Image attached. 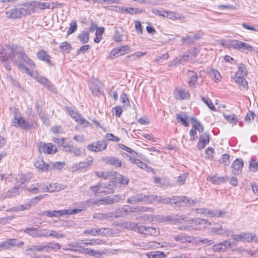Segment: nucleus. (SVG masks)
Segmentation results:
<instances>
[{
	"label": "nucleus",
	"mask_w": 258,
	"mask_h": 258,
	"mask_svg": "<svg viewBox=\"0 0 258 258\" xmlns=\"http://www.w3.org/2000/svg\"><path fill=\"white\" fill-rule=\"evenodd\" d=\"M18 47L17 45L8 44L3 48H0V60L9 71L11 70V66L8 61L14 60L15 53Z\"/></svg>",
	"instance_id": "nucleus-1"
},
{
	"label": "nucleus",
	"mask_w": 258,
	"mask_h": 258,
	"mask_svg": "<svg viewBox=\"0 0 258 258\" xmlns=\"http://www.w3.org/2000/svg\"><path fill=\"white\" fill-rule=\"evenodd\" d=\"M37 148L40 153L44 154L53 155L58 151L56 146L51 143L40 142L37 144Z\"/></svg>",
	"instance_id": "nucleus-2"
},
{
	"label": "nucleus",
	"mask_w": 258,
	"mask_h": 258,
	"mask_svg": "<svg viewBox=\"0 0 258 258\" xmlns=\"http://www.w3.org/2000/svg\"><path fill=\"white\" fill-rule=\"evenodd\" d=\"M131 47L128 45H121L112 49L108 54V58L113 59L125 55L130 52Z\"/></svg>",
	"instance_id": "nucleus-3"
},
{
	"label": "nucleus",
	"mask_w": 258,
	"mask_h": 258,
	"mask_svg": "<svg viewBox=\"0 0 258 258\" xmlns=\"http://www.w3.org/2000/svg\"><path fill=\"white\" fill-rule=\"evenodd\" d=\"M156 198V196L138 194L135 196L129 198L127 199V203L131 204H136L140 202L151 203L155 200Z\"/></svg>",
	"instance_id": "nucleus-4"
},
{
	"label": "nucleus",
	"mask_w": 258,
	"mask_h": 258,
	"mask_svg": "<svg viewBox=\"0 0 258 258\" xmlns=\"http://www.w3.org/2000/svg\"><path fill=\"white\" fill-rule=\"evenodd\" d=\"M189 222H191L192 224L190 226V227H192V230L205 229L209 227L211 225V223L207 220L201 218H191V220H190Z\"/></svg>",
	"instance_id": "nucleus-5"
},
{
	"label": "nucleus",
	"mask_w": 258,
	"mask_h": 258,
	"mask_svg": "<svg viewBox=\"0 0 258 258\" xmlns=\"http://www.w3.org/2000/svg\"><path fill=\"white\" fill-rule=\"evenodd\" d=\"M108 144L105 140H99L94 142L88 145L87 149L94 152H99L105 150L107 149Z\"/></svg>",
	"instance_id": "nucleus-6"
},
{
	"label": "nucleus",
	"mask_w": 258,
	"mask_h": 258,
	"mask_svg": "<svg viewBox=\"0 0 258 258\" xmlns=\"http://www.w3.org/2000/svg\"><path fill=\"white\" fill-rule=\"evenodd\" d=\"M138 232L146 236H157L159 234V230L153 227H145L143 225L137 226Z\"/></svg>",
	"instance_id": "nucleus-7"
},
{
	"label": "nucleus",
	"mask_w": 258,
	"mask_h": 258,
	"mask_svg": "<svg viewBox=\"0 0 258 258\" xmlns=\"http://www.w3.org/2000/svg\"><path fill=\"white\" fill-rule=\"evenodd\" d=\"M191 219H187L186 218H178L174 220L175 224L178 225V228L180 230L190 231L192 230V225L189 221Z\"/></svg>",
	"instance_id": "nucleus-8"
},
{
	"label": "nucleus",
	"mask_w": 258,
	"mask_h": 258,
	"mask_svg": "<svg viewBox=\"0 0 258 258\" xmlns=\"http://www.w3.org/2000/svg\"><path fill=\"white\" fill-rule=\"evenodd\" d=\"M156 14L160 16L172 20H179L184 18L183 16L174 11L158 10Z\"/></svg>",
	"instance_id": "nucleus-9"
},
{
	"label": "nucleus",
	"mask_w": 258,
	"mask_h": 258,
	"mask_svg": "<svg viewBox=\"0 0 258 258\" xmlns=\"http://www.w3.org/2000/svg\"><path fill=\"white\" fill-rule=\"evenodd\" d=\"M173 95L174 98L178 100H187L190 98V96L188 91L179 88L175 89Z\"/></svg>",
	"instance_id": "nucleus-10"
},
{
	"label": "nucleus",
	"mask_w": 258,
	"mask_h": 258,
	"mask_svg": "<svg viewBox=\"0 0 258 258\" xmlns=\"http://www.w3.org/2000/svg\"><path fill=\"white\" fill-rule=\"evenodd\" d=\"M231 46L236 49H242L249 51L253 50V47L251 45L237 40H232Z\"/></svg>",
	"instance_id": "nucleus-11"
},
{
	"label": "nucleus",
	"mask_w": 258,
	"mask_h": 258,
	"mask_svg": "<svg viewBox=\"0 0 258 258\" xmlns=\"http://www.w3.org/2000/svg\"><path fill=\"white\" fill-rule=\"evenodd\" d=\"M103 84L99 80H94L90 86V89L93 95L97 96L100 95L102 92V87Z\"/></svg>",
	"instance_id": "nucleus-12"
},
{
	"label": "nucleus",
	"mask_w": 258,
	"mask_h": 258,
	"mask_svg": "<svg viewBox=\"0 0 258 258\" xmlns=\"http://www.w3.org/2000/svg\"><path fill=\"white\" fill-rule=\"evenodd\" d=\"M38 59L41 61L45 62L50 66H53V63L51 60V56L44 49H40L36 54Z\"/></svg>",
	"instance_id": "nucleus-13"
},
{
	"label": "nucleus",
	"mask_w": 258,
	"mask_h": 258,
	"mask_svg": "<svg viewBox=\"0 0 258 258\" xmlns=\"http://www.w3.org/2000/svg\"><path fill=\"white\" fill-rule=\"evenodd\" d=\"M247 75L248 72L246 70V66L243 63H241L238 66V70L234 77V80L246 79Z\"/></svg>",
	"instance_id": "nucleus-14"
},
{
	"label": "nucleus",
	"mask_w": 258,
	"mask_h": 258,
	"mask_svg": "<svg viewBox=\"0 0 258 258\" xmlns=\"http://www.w3.org/2000/svg\"><path fill=\"white\" fill-rule=\"evenodd\" d=\"M74 250L75 251L79 252V253L88 254L89 255L94 256L96 254L101 255L102 253L100 251H95L92 249L84 248L82 246H73Z\"/></svg>",
	"instance_id": "nucleus-15"
},
{
	"label": "nucleus",
	"mask_w": 258,
	"mask_h": 258,
	"mask_svg": "<svg viewBox=\"0 0 258 258\" xmlns=\"http://www.w3.org/2000/svg\"><path fill=\"white\" fill-rule=\"evenodd\" d=\"M24 245L23 241H17V239L15 238L8 239L1 243V247L4 249L9 248L12 246H21Z\"/></svg>",
	"instance_id": "nucleus-16"
},
{
	"label": "nucleus",
	"mask_w": 258,
	"mask_h": 258,
	"mask_svg": "<svg viewBox=\"0 0 258 258\" xmlns=\"http://www.w3.org/2000/svg\"><path fill=\"white\" fill-rule=\"evenodd\" d=\"M69 113L71 116L80 124L84 125L85 126H89L90 124V122L84 119L79 113L74 110H71Z\"/></svg>",
	"instance_id": "nucleus-17"
},
{
	"label": "nucleus",
	"mask_w": 258,
	"mask_h": 258,
	"mask_svg": "<svg viewBox=\"0 0 258 258\" xmlns=\"http://www.w3.org/2000/svg\"><path fill=\"white\" fill-rule=\"evenodd\" d=\"M60 248V245L57 243H54L53 244L49 243L47 245H38V246H34L33 247V249L35 251H49L50 250L54 249V248H57L59 249Z\"/></svg>",
	"instance_id": "nucleus-18"
},
{
	"label": "nucleus",
	"mask_w": 258,
	"mask_h": 258,
	"mask_svg": "<svg viewBox=\"0 0 258 258\" xmlns=\"http://www.w3.org/2000/svg\"><path fill=\"white\" fill-rule=\"evenodd\" d=\"M15 121L13 122L14 125L23 129H27L30 127V125L23 117L21 116L15 117Z\"/></svg>",
	"instance_id": "nucleus-19"
},
{
	"label": "nucleus",
	"mask_w": 258,
	"mask_h": 258,
	"mask_svg": "<svg viewBox=\"0 0 258 258\" xmlns=\"http://www.w3.org/2000/svg\"><path fill=\"white\" fill-rule=\"evenodd\" d=\"M210 137L208 134H204L200 137L197 144V148L199 150L203 149L209 143Z\"/></svg>",
	"instance_id": "nucleus-20"
},
{
	"label": "nucleus",
	"mask_w": 258,
	"mask_h": 258,
	"mask_svg": "<svg viewBox=\"0 0 258 258\" xmlns=\"http://www.w3.org/2000/svg\"><path fill=\"white\" fill-rule=\"evenodd\" d=\"M21 50L19 53L21 58L24 61L28 66L31 68H35L36 65L33 61L26 54V53L23 50V48L20 47Z\"/></svg>",
	"instance_id": "nucleus-21"
},
{
	"label": "nucleus",
	"mask_w": 258,
	"mask_h": 258,
	"mask_svg": "<svg viewBox=\"0 0 258 258\" xmlns=\"http://www.w3.org/2000/svg\"><path fill=\"white\" fill-rule=\"evenodd\" d=\"M243 167V162L242 160L236 159L232 164V171L234 174L240 172Z\"/></svg>",
	"instance_id": "nucleus-22"
},
{
	"label": "nucleus",
	"mask_w": 258,
	"mask_h": 258,
	"mask_svg": "<svg viewBox=\"0 0 258 258\" xmlns=\"http://www.w3.org/2000/svg\"><path fill=\"white\" fill-rule=\"evenodd\" d=\"M6 15L9 19H18L21 17L22 12L18 9H12L7 11Z\"/></svg>",
	"instance_id": "nucleus-23"
},
{
	"label": "nucleus",
	"mask_w": 258,
	"mask_h": 258,
	"mask_svg": "<svg viewBox=\"0 0 258 258\" xmlns=\"http://www.w3.org/2000/svg\"><path fill=\"white\" fill-rule=\"evenodd\" d=\"M25 233H28L31 236L33 237H46L48 234L46 233H44L42 231H39L36 228H27L24 230Z\"/></svg>",
	"instance_id": "nucleus-24"
},
{
	"label": "nucleus",
	"mask_w": 258,
	"mask_h": 258,
	"mask_svg": "<svg viewBox=\"0 0 258 258\" xmlns=\"http://www.w3.org/2000/svg\"><path fill=\"white\" fill-rule=\"evenodd\" d=\"M68 214V210H66L47 211L45 212V216L48 217H57Z\"/></svg>",
	"instance_id": "nucleus-25"
},
{
	"label": "nucleus",
	"mask_w": 258,
	"mask_h": 258,
	"mask_svg": "<svg viewBox=\"0 0 258 258\" xmlns=\"http://www.w3.org/2000/svg\"><path fill=\"white\" fill-rule=\"evenodd\" d=\"M187 75L188 78V84L190 86H195L198 81L197 74L192 71H188Z\"/></svg>",
	"instance_id": "nucleus-26"
},
{
	"label": "nucleus",
	"mask_w": 258,
	"mask_h": 258,
	"mask_svg": "<svg viewBox=\"0 0 258 258\" xmlns=\"http://www.w3.org/2000/svg\"><path fill=\"white\" fill-rule=\"evenodd\" d=\"M243 241L250 242L253 241L258 243V237L251 233H242Z\"/></svg>",
	"instance_id": "nucleus-27"
},
{
	"label": "nucleus",
	"mask_w": 258,
	"mask_h": 258,
	"mask_svg": "<svg viewBox=\"0 0 258 258\" xmlns=\"http://www.w3.org/2000/svg\"><path fill=\"white\" fill-rule=\"evenodd\" d=\"M34 166L37 169L42 172L47 171L49 167V165L45 163L42 159H39L36 161L34 163Z\"/></svg>",
	"instance_id": "nucleus-28"
},
{
	"label": "nucleus",
	"mask_w": 258,
	"mask_h": 258,
	"mask_svg": "<svg viewBox=\"0 0 258 258\" xmlns=\"http://www.w3.org/2000/svg\"><path fill=\"white\" fill-rule=\"evenodd\" d=\"M235 5L226 4L219 5L217 6L218 9L223 10H234L236 9L238 6L239 0H231Z\"/></svg>",
	"instance_id": "nucleus-29"
},
{
	"label": "nucleus",
	"mask_w": 258,
	"mask_h": 258,
	"mask_svg": "<svg viewBox=\"0 0 258 258\" xmlns=\"http://www.w3.org/2000/svg\"><path fill=\"white\" fill-rule=\"evenodd\" d=\"M105 241L100 239H90L88 241H84V240H82L80 242L81 244H83L85 246L88 245H99L105 243Z\"/></svg>",
	"instance_id": "nucleus-30"
},
{
	"label": "nucleus",
	"mask_w": 258,
	"mask_h": 258,
	"mask_svg": "<svg viewBox=\"0 0 258 258\" xmlns=\"http://www.w3.org/2000/svg\"><path fill=\"white\" fill-rule=\"evenodd\" d=\"M41 198H42L41 196L36 197L35 198L32 199L30 202H28L24 205H21L20 207H19V208L21 210H25L26 209H28L31 207L32 204L34 205V204H36L37 202L38 201H40Z\"/></svg>",
	"instance_id": "nucleus-31"
},
{
	"label": "nucleus",
	"mask_w": 258,
	"mask_h": 258,
	"mask_svg": "<svg viewBox=\"0 0 258 258\" xmlns=\"http://www.w3.org/2000/svg\"><path fill=\"white\" fill-rule=\"evenodd\" d=\"M106 163L117 168L121 167L122 164L120 160L114 157L108 158L107 159Z\"/></svg>",
	"instance_id": "nucleus-32"
},
{
	"label": "nucleus",
	"mask_w": 258,
	"mask_h": 258,
	"mask_svg": "<svg viewBox=\"0 0 258 258\" xmlns=\"http://www.w3.org/2000/svg\"><path fill=\"white\" fill-rule=\"evenodd\" d=\"M188 119V117L185 113L177 114L176 115L177 120L186 127L189 125V122L187 121Z\"/></svg>",
	"instance_id": "nucleus-33"
},
{
	"label": "nucleus",
	"mask_w": 258,
	"mask_h": 258,
	"mask_svg": "<svg viewBox=\"0 0 258 258\" xmlns=\"http://www.w3.org/2000/svg\"><path fill=\"white\" fill-rule=\"evenodd\" d=\"M105 29L103 27H99L95 32V37L94 39V41L95 43H99L102 39V36L104 32Z\"/></svg>",
	"instance_id": "nucleus-34"
},
{
	"label": "nucleus",
	"mask_w": 258,
	"mask_h": 258,
	"mask_svg": "<svg viewBox=\"0 0 258 258\" xmlns=\"http://www.w3.org/2000/svg\"><path fill=\"white\" fill-rule=\"evenodd\" d=\"M59 48L62 52L65 53H69L72 50L71 44L67 41H63L60 43Z\"/></svg>",
	"instance_id": "nucleus-35"
},
{
	"label": "nucleus",
	"mask_w": 258,
	"mask_h": 258,
	"mask_svg": "<svg viewBox=\"0 0 258 258\" xmlns=\"http://www.w3.org/2000/svg\"><path fill=\"white\" fill-rule=\"evenodd\" d=\"M234 81L238 85L240 89L244 91H247L248 89V82L245 80V79H235Z\"/></svg>",
	"instance_id": "nucleus-36"
},
{
	"label": "nucleus",
	"mask_w": 258,
	"mask_h": 258,
	"mask_svg": "<svg viewBox=\"0 0 258 258\" xmlns=\"http://www.w3.org/2000/svg\"><path fill=\"white\" fill-rule=\"evenodd\" d=\"M148 258H166V255L163 251H151L147 253Z\"/></svg>",
	"instance_id": "nucleus-37"
},
{
	"label": "nucleus",
	"mask_w": 258,
	"mask_h": 258,
	"mask_svg": "<svg viewBox=\"0 0 258 258\" xmlns=\"http://www.w3.org/2000/svg\"><path fill=\"white\" fill-rule=\"evenodd\" d=\"M36 74L37 75L35 77V79L38 82L43 84L45 87L47 88H50L51 87L50 82L47 78L38 75V74L37 72H36Z\"/></svg>",
	"instance_id": "nucleus-38"
},
{
	"label": "nucleus",
	"mask_w": 258,
	"mask_h": 258,
	"mask_svg": "<svg viewBox=\"0 0 258 258\" xmlns=\"http://www.w3.org/2000/svg\"><path fill=\"white\" fill-rule=\"evenodd\" d=\"M78 38L81 43H86L90 39L89 33L88 31H82L78 35Z\"/></svg>",
	"instance_id": "nucleus-39"
},
{
	"label": "nucleus",
	"mask_w": 258,
	"mask_h": 258,
	"mask_svg": "<svg viewBox=\"0 0 258 258\" xmlns=\"http://www.w3.org/2000/svg\"><path fill=\"white\" fill-rule=\"evenodd\" d=\"M227 249V242L219 243L214 245L212 249L215 252H221L226 250Z\"/></svg>",
	"instance_id": "nucleus-40"
},
{
	"label": "nucleus",
	"mask_w": 258,
	"mask_h": 258,
	"mask_svg": "<svg viewBox=\"0 0 258 258\" xmlns=\"http://www.w3.org/2000/svg\"><path fill=\"white\" fill-rule=\"evenodd\" d=\"M56 6V3L54 2H50V3H41L38 4V8L41 10H45V9H53Z\"/></svg>",
	"instance_id": "nucleus-41"
},
{
	"label": "nucleus",
	"mask_w": 258,
	"mask_h": 258,
	"mask_svg": "<svg viewBox=\"0 0 258 258\" xmlns=\"http://www.w3.org/2000/svg\"><path fill=\"white\" fill-rule=\"evenodd\" d=\"M224 117L229 123L236 124L238 122V118L235 114H224Z\"/></svg>",
	"instance_id": "nucleus-42"
},
{
	"label": "nucleus",
	"mask_w": 258,
	"mask_h": 258,
	"mask_svg": "<svg viewBox=\"0 0 258 258\" xmlns=\"http://www.w3.org/2000/svg\"><path fill=\"white\" fill-rule=\"evenodd\" d=\"M210 76L212 79H214L215 82L218 83L221 80V76L220 73L216 70H211L209 73Z\"/></svg>",
	"instance_id": "nucleus-43"
},
{
	"label": "nucleus",
	"mask_w": 258,
	"mask_h": 258,
	"mask_svg": "<svg viewBox=\"0 0 258 258\" xmlns=\"http://www.w3.org/2000/svg\"><path fill=\"white\" fill-rule=\"evenodd\" d=\"M136 165L141 169L146 170L147 171L155 173V171L152 168L148 166L144 162L139 159L137 161Z\"/></svg>",
	"instance_id": "nucleus-44"
},
{
	"label": "nucleus",
	"mask_w": 258,
	"mask_h": 258,
	"mask_svg": "<svg viewBox=\"0 0 258 258\" xmlns=\"http://www.w3.org/2000/svg\"><path fill=\"white\" fill-rule=\"evenodd\" d=\"M101 231V229H87L84 231V233L88 235H92V236H96V235H99L100 234Z\"/></svg>",
	"instance_id": "nucleus-45"
},
{
	"label": "nucleus",
	"mask_w": 258,
	"mask_h": 258,
	"mask_svg": "<svg viewBox=\"0 0 258 258\" xmlns=\"http://www.w3.org/2000/svg\"><path fill=\"white\" fill-rule=\"evenodd\" d=\"M50 186H52L54 188L52 190H51V189L49 190V191L50 192H52V191H60L61 190L64 189L67 187V186L66 185H64V184H61V183H53L52 184H50Z\"/></svg>",
	"instance_id": "nucleus-46"
},
{
	"label": "nucleus",
	"mask_w": 258,
	"mask_h": 258,
	"mask_svg": "<svg viewBox=\"0 0 258 258\" xmlns=\"http://www.w3.org/2000/svg\"><path fill=\"white\" fill-rule=\"evenodd\" d=\"M77 28L78 26L77 22L76 21H72L70 24V28L67 31V35H69L76 32Z\"/></svg>",
	"instance_id": "nucleus-47"
},
{
	"label": "nucleus",
	"mask_w": 258,
	"mask_h": 258,
	"mask_svg": "<svg viewBox=\"0 0 258 258\" xmlns=\"http://www.w3.org/2000/svg\"><path fill=\"white\" fill-rule=\"evenodd\" d=\"M16 62L19 69H21L22 70H24L26 73H27L30 76H33L34 72L30 71L29 69L24 64L21 62Z\"/></svg>",
	"instance_id": "nucleus-48"
},
{
	"label": "nucleus",
	"mask_w": 258,
	"mask_h": 258,
	"mask_svg": "<svg viewBox=\"0 0 258 258\" xmlns=\"http://www.w3.org/2000/svg\"><path fill=\"white\" fill-rule=\"evenodd\" d=\"M202 100L211 110L215 111H216L215 107L210 98L202 97Z\"/></svg>",
	"instance_id": "nucleus-49"
},
{
	"label": "nucleus",
	"mask_w": 258,
	"mask_h": 258,
	"mask_svg": "<svg viewBox=\"0 0 258 258\" xmlns=\"http://www.w3.org/2000/svg\"><path fill=\"white\" fill-rule=\"evenodd\" d=\"M142 210L145 211L143 209V208H141V207L139 206L131 207L129 206H125L124 207V211L126 212H138Z\"/></svg>",
	"instance_id": "nucleus-50"
},
{
	"label": "nucleus",
	"mask_w": 258,
	"mask_h": 258,
	"mask_svg": "<svg viewBox=\"0 0 258 258\" xmlns=\"http://www.w3.org/2000/svg\"><path fill=\"white\" fill-rule=\"evenodd\" d=\"M52 141L54 142L57 143L58 145H59L63 147L64 150H67V148L70 147L69 146L67 145L64 144V138H53Z\"/></svg>",
	"instance_id": "nucleus-51"
},
{
	"label": "nucleus",
	"mask_w": 258,
	"mask_h": 258,
	"mask_svg": "<svg viewBox=\"0 0 258 258\" xmlns=\"http://www.w3.org/2000/svg\"><path fill=\"white\" fill-rule=\"evenodd\" d=\"M208 214L211 217H220L224 215L225 213L220 210H216L214 211H209Z\"/></svg>",
	"instance_id": "nucleus-52"
},
{
	"label": "nucleus",
	"mask_w": 258,
	"mask_h": 258,
	"mask_svg": "<svg viewBox=\"0 0 258 258\" xmlns=\"http://www.w3.org/2000/svg\"><path fill=\"white\" fill-rule=\"evenodd\" d=\"M105 139L108 141L114 142H118L120 141V139L118 137L111 133L106 134L105 135Z\"/></svg>",
	"instance_id": "nucleus-53"
},
{
	"label": "nucleus",
	"mask_w": 258,
	"mask_h": 258,
	"mask_svg": "<svg viewBox=\"0 0 258 258\" xmlns=\"http://www.w3.org/2000/svg\"><path fill=\"white\" fill-rule=\"evenodd\" d=\"M124 12L126 13H129L131 15L141 13L143 11L142 10L135 9L133 8H127L124 9Z\"/></svg>",
	"instance_id": "nucleus-54"
},
{
	"label": "nucleus",
	"mask_w": 258,
	"mask_h": 258,
	"mask_svg": "<svg viewBox=\"0 0 258 258\" xmlns=\"http://www.w3.org/2000/svg\"><path fill=\"white\" fill-rule=\"evenodd\" d=\"M249 169L251 171L256 172L258 170V162L251 160L249 164Z\"/></svg>",
	"instance_id": "nucleus-55"
},
{
	"label": "nucleus",
	"mask_w": 258,
	"mask_h": 258,
	"mask_svg": "<svg viewBox=\"0 0 258 258\" xmlns=\"http://www.w3.org/2000/svg\"><path fill=\"white\" fill-rule=\"evenodd\" d=\"M120 99L122 103L125 106H130V100L126 94L122 93L120 95Z\"/></svg>",
	"instance_id": "nucleus-56"
},
{
	"label": "nucleus",
	"mask_w": 258,
	"mask_h": 258,
	"mask_svg": "<svg viewBox=\"0 0 258 258\" xmlns=\"http://www.w3.org/2000/svg\"><path fill=\"white\" fill-rule=\"evenodd\" d=\"M113 202V200L112 199H101L98 201H95L94 202V204L95 205H100V204H111Z\"/></svg>",
	"instance_id": "nucleus-57"
},
{
	"label": "nucleus",
	"mask_w": 258,
	"mask_h": 258,
	"mask_svg": "<svg viewBox=\"0 0 258 258\" xmlns=\"http://www.w3.org/2000/svg\"><path fill=\"white\" fill-rule=\"evenodd\" d=\"M91 48L90 45L87 44L84 46H81L79 49H78L77 51V53L78 54H81L82 53H84L89 50Z\"/></svg>",
	"instance_id": "nucleus-58"
},
{
	"label": "nucleus",
	"mask_w": 258,
	"mask_h": 258,
	"mask_svg": "<svg viewBox=\"0 0 258 258\" xmlns=\"http://www.w3.org/2000/svg\"><path fill=\"white\" fill-rule=\"evenodd\" d=\"M147 54L146 52H137L134 53H133L131 55H129L127 56V57H133L134 59H136L137 58H139L144 55H146Z\"/></svg>",
	"instance_id": "nucleus-59"
},
{
	"label": "nucleus",
	"mask_w": 258,
	"mask_h": 258,
	"mask_svg": "<svg viewBox=\"0 0 258 258\" xmlns=\"http://www.w3.org/2000/svg\"><path fill=\"white\" fill-rule=\"evenodd\" d=\"M206 154L208 158H212L214 157V149L213 148L209 147L206 150Z\"/></svg>",
	"instance_id": "nucleus-60"
},
{
	"label": "nucleus",
	"mask_w": 258,
	"mask_h": 258,
	"mask_svg": "<svg viewBox=\"0 0 258 258\" xmlns=\"http://www.w3.org/2000/svg\"><path fill=\"white\" fill-rule=\"evenodd\" d=\"M53 167L56 169L60 170L65 165L64 162H55L52 164Z\"/></svg>",
	"instance_id": "nucleus-61"
},
{
	"label": "nucleus",
	"mask_w": 258,
	"mask_h": 258,
	"mask_svg": "<svg viewBox=\"0 0 258 258\" xmlns=\"http://www.w3.org/2000/svg\"><path fill=\"white\" fill-rule=\"evenodd\" d=\"M254 114L253 112L249 111L247 113L244 117V120L246 122H249L251 119L254 118Z\"/></svg>",
	"instance_id": "nucleus-62"
},
{
	"label": "nucleus",
	"mask_w": 258,
	"mask_h": 258,
	"mask_svg": "<svg viewBox=\"0 0 258 258\" xmlns=\"http://www.w3.org/2000/svg\"><path fill=\"white\" fill-rule=\"evenodd\" d=\"M187 237L183 235H177L174 236V239L177 241L184 243L187 241Z\"/></svg>",
	"instance_id": "nucleus-63"
},
{
	"label": "nucleus",
	"mask_w": 258,
	"mask_h": 258,
	"mask_svg": "<svg viewBox=\"0 0 258 258\" xmlns=\"http://www.w3.org/2000/svg\"><path fill=\"white\" fill-rule=\"evenodd\" d=\"M135 28L139 34H141L143 33L142 26L140 22H135Z\"/></svg>",
	"instance_id": "nucleus-64"
}]
</instances>
